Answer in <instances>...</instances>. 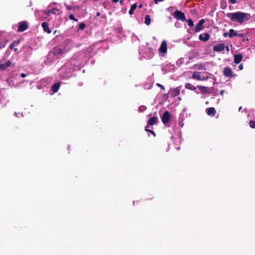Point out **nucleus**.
<instances>
[{
    "label": "nucleus",
    "mask_w": 255,
    "mask_h": 255,
    "mask_svg": "<svg viewBox=\"0 0 255 255\" xmlns=\"http://www.w3.org/2000/svg\"><path fill=\"white\" fill-rule=\"evenodd\" d=\"M159 51L165 53L167 52V42L165 40L162 41L160 47L159 49Z\"/></svg>",
    "instance_id": "nucleus-9"
},
{
    "label": "nucleus",
    "mask_w": 255,
    "mask_h": 255,
    "mask_svg": "<svg viewBox=\"0 0 255 255\" xmlns=\"http://www.w3.org/2000/svg\"><path fill=\"white\" fill-rule=\"evenodd\" d=\"M64 52V49L58 47H55L52 51V53L56 59L61 58Z\"/></svg>",
    "instance_id": "nucleus-3"
},
{
    "label": "nucleus",
    "mask_w": 255,
    "mask_h": 255,
    "mask_svg": "<svg viewBox=\"0 0 255 255\" xmlns=\"http://www.w3.org/2000/svg\"><path fill=\"white\" fill-rule=\"evenodd\" d=\"M64 4H65V5L67 9H68V10H71L72 9V8L71 6H70L69 5L67 4L66 3H65Z\"/></svg>",
    "instance_id": "nucleus-32"
},
{
    "label": "nucleus",
    "mask_w": 255,
    "mask_h": 255,
    "mask_svg": "<svg viewBox=\"0 0 255 255\" xmlns=\"http://www.w3.org/2000/svg\"><path fill=\"white\" fill-rule=\"evenodd\" d=\"M13 50L15 52H17L18 51V49L16 48H15L13 49Z\"/></svg>",
    "instance_id": "nucleus-43"
},
{
    "label": "nucleus",
    "mask_w": 255,
    "mask_h": 255,
    "mask_svg": "<svg viewBox=\"0 0 255 255\" xmlns=\"http://www.w3.org/2000/svg\"><path fill=\"white\" fill-rule=\"evenodd\" d=\"M210 34L208 33H205L204 34H201L199 36V39L201 41H203L204 42H206L208 41L210 38Z\"/></svg>",
    "instance_id": "nucleus-10"
},
{
    "label": "nucleus",
    "mask_w": 255,
    "mask_h": 255,
    "mask_svg": "<svg viewBox=\"0 0 255 255\" xmlns=\"http://www.w3.org/2000/svg\"><path fill=\"white\" fill-rule=\"evenodd\" d=\"M229 37L230 38L233 37V36H236L237 35V32L233 29H231L229 30Z\"/></svg>",
    "instance_id": "nucleus-19"
},
{
    "label": "nucleus",
    "mask_w": 255,
    "mask_h": 255,
    "mask_svg": "<svg viewBox=\"0 0 255 255\" xmlns=\"http://www.w3.org/2000/svg\"><path fill=\"white\" fill-rule=\"evenodd\" d=\"M73 20H74V21L77 22L78 21V19L77 18H75L74 19H73Z\"/></svg>",
    "instance_id": "nucleus-47"
},
{
    "label": "nucleus",
    "mask_w": 255,
    "mask_h": 255,
    "mask_svg": "<svg viewBox=\"0 0 255 255\" xmlns=\"http://www.w3.org/2000/svg\"><path fill=\"white\" fill-rule=\"evenodd\" d=\"M7 40H5L4 42H0V49L4 48L5 46Z\"/></svg>",
    "instance_id": "nucleus-27"
},
{
    "label": "nucleus",
    "mask_w": 255,
    "mask_h": 255,
    "mask_svg": "<svg viewBox=\"0 0 255 255\" xmlns=\"http://www.w3.org/2000/svg\"><path fill=\"white\" fill-rule=\"evenodd\" d=\"M205 20L204 19L200 20L194 29V32L197 33L203 29L204 28L203 24L205 23Z\"/></svg>",
    "instance_id": "nucleus-4"
},
{
    "label": "nucleus",
    "mask_w": 255,
    "mask_h": 255,
    "mask_svg": "<svg viewBox=\"0 0 255 255\" xmlns=\"http://www.w3.org/2000/svg\"><path fill=\"white\" fill-rule=\"evenodd\" d=\"M148 126H146L145 127V130L147 131V132H149L150 133H151L154 136H156V133L155 132L152 130H151V129H147V128H148Z\"/></svg>",
    "instance_id": "nucleus-22"
},
{
    "label": "nucleus",
    "mask_w": 255,
    "mask_h": 255,
    "mask_svg": "<svg viewBox=\"0 0 255 255\" xmlns=\"http://www.w3.org/2000/svg\"><path fill=\"white\" fill-rule=\"evenodd\" d=\"M156 86H158V87L160 88L162 90H165L164 87L162 85H161L159 83H157Z\"/></svg>",
    "instance_id": "nucleus-31"
},
{
    "label": "nucleus",
    "mask_w": 255,
    "mask_h": 255,
    "mask_svg": "<svg viewBox=\"0 0 255 255\" xmlns=\"http://www.w3.org/2000/svg\"><path fill=\"white\" fill-rule=\"evenodd\" d=\"M130 8L133 9V10H134L137 8V4L136 3L133 4Z\"/></svg>",
    "instance_id": "nucleus-30"
},
{
    "label": "nucleus",
    "mask_w": 255,
    "mask_h": 255,
    "mask_svg": "<svg viewBox=\"0 0 255 255\" xmlns=\"http://www.w3.org/2000/svg\"><path fill=\"white\" fill-rule=\"evenodd\" d=\"M245 36V34L243 33H237V36L241 37H244Z\"/></svg>",
    "instance_id": "nucleus-35"
},
{
    "label": "nucleus",
    "mask_w": 255,
    "mask_h": 255,
    "mask_svg": "<svg viewBox=\"0 0 255 255\" xmlns=\"http://www.w3.org/2000/svg\"><path fill=\"white\" fill-rule=\"evenodd\" d=\"M226 49H227V50L228 51H229V47H228V46H226Z\"/></svg>",
    "instance_id": "nucleus-48"
},
{
    "label": "nucleus",
    "mask_w": 255,
    "mask_h": 255,
    "mask_svg": "<svg viewBox=\"0 0 255 255\" xmlns=\"http://www.w3.org/2000/svg\"><path fill=\"white\" fill-rule=\"evenodd\" d=\"M119 1H120V3H121V4H123V3H124V2H123V1L122 0H120Z\"/></svg>",
    "instance_id": "nucleus-46"
},
{
    "label": "nucleus",
    "mask_w": 255,
    "mask_h": 255,
    "mask_svg": "<svg viewBox=\"0 0 255 255\" xmlns=\"http://www.w3.org/2000/svg\"><path fill=\"white\" fill-rule=\"evenodd\" d=\"M133 11H134V10H133V9H132L130 8V9L129 10V14L131 15L133 13Z\"/></svg>",
    "instance_id": "nucleus-36"
},
{
    "label": "nucleus",
    "mask_w": 255,
    "mask_h": 255,
    "mask_svg": "<svg viewBox=\"0 0 255 255\" xmlns=\"http://www.w3.org/2000/svg\"><path fill=\"white\" fill-rule=\"evenodd\" d=\"M229 33H227V32H224L223 33V36L225 37H227L228 36H229Z\"/></svg>",
    "instance_id": "nucleus-39"
},
{
    "label": "nucleus",
    "mask_w": 255,
    "mask_h": 255,
    "mask_svg": "<svg viewBox=\"0 0 255 255\" xmlns=\"http://www.w3.org/2000/svg\"><path fill=\"white\" fill-rule=\"evenodd\" d=\"M180 93V90L178 87L174 88L171 92L172 96L173 98L179 95Z\"/></svg>",
    "instance_id": "nucleus-16"
},
{
    "label": "nucleus",
    "mask_w": 255,
    "mask_h": 255,
    "mask_svg": "<svg viewBox=\"0 0 255 255\" xmlns=\"http://www.w3.org/2000/svg\"><path fill=\"white\" fill-rule=\"evenodd\" d=\"M59 10L57 8H52L49 10V12H50L52 14H56V12H58Z\"/></svg>",
    "instance_id": "nucleus-26"
},
{
    "label": "nucleus",
    "mask_w": 255,
    "mask_h": 255,
    "mask_svg": "<svg viewBox=\"0 0 255 255\" xmlns=\"http://www.w3.org/2000/svg\"><path fill=\"white\" fill-rule=\"evenodd\" d=\"M234 63L239 64L243 59V56L242 54H236L234 55Z\"/></svg>",
    "instance_id": "nucleus-13"
},
{
    "label": "nucleus",
    "mask_w": 255,
    "mask_h": 255,
    "mask_svg": "<svg viewBox=\"0 0 255 255\" xmlns=\"http://www.w3.org/2000/svg\"><path fill=\"white\" fill-rule=\"evenodd\" d=\"M242 109V107H240L239 109V111H240V110H241Z\"/></svg>",
    "instance_id": "nucleus-49"
},
{
    "label": "nucleus",
    "mask_w": 255,
    "mask_h": 255,
    "mask_svg": "<svg viewBox=\"0 0 255 255\" xmlns=\"http://www.w3.org/2000/svg\"><path fill=\"white\" fill-rule=\"evenodd\" d=\"M157 123V118L156 117H152L149 119L147 122V126H152Z\"/></svg>",
    "instance_id": "nucleus-11"
},
{
    "label": "nucleus",
    "mask_w": 255,
    "mask_h": 255,
    "mask_svg": "<svg viewBox=\"0 0 255 255\" xmlns=\"http://www.w3.org/2000/svg\"><path fill=\"white\" fill-rule=\"evenodd\" d=\"M60 85L61 84L60 82L54 84L51 87V90L52 92L54 93H56L59 90L60 87Z\"/></svg>",
    "instance_id": "nucleus-14"
},
{
    "label": "nucleus",
    "mask_w": 255,
    "mask_h": 255,
    "mask_svg": "<svg viewBox=\"0 0 255 255\" xmlns=\"http://www.w3.org/2000/svg\"><path fill=\"white\" fill-rule=\"evenodd\" d=\"M229 2H230L232 4H235L237 3V0H229Z\"/></svg>",
    "instance_id": "nucleus-33"
},
{
    "label": "nucleus",
    "mask_w": 255,
    "mask_h": 255,
    "mask_svg": "<svg viewBox=\"0 0 255 255\" xmlns=\"http://www.w3.org/2000/svg\"><path fill=\"white\" fill-rule=\"evenodd\" d=\"M188 25L190 27H193L194 26V22L192 19H188L187 20Z\"/></svg>",
    "instance_id": "nucleus-24"
},
{
    "label": "nucleus",
    "mask_w": 255,
    "mask_h": 255,
    "mask_svg": "<svg viewBox=\"0 0 255 255\" xmlns=\"http://www.w3.org/2000/svg\"><path fill=\"white\" fill-rule=\"evenodd\" d=\"M173 16L177 20H180L182 21H185L186 20L185 14L179 10H176L173 13Z\"/></svg>",
    "instance_id": "nucleus-2"
},
{
    "label": "nucleus",
    "mask_w": 255,
    "mask_h": 255,
    "mask_svg": "<svg viewBox=\"0 0 255 255\" xmlns=\"http://www.w3.org/2000/svg\"><path fill=\"white\" fill-rule=\"evenodd\" d=\"M207 113L209 116H214L216 114V111L214 107H211L207 109Z\"/></svg>",
    "instance_id": "nucleus-15"
},
{
    "label": "nucleus",
    "mask_w": 255,
    "mask_h": 255,
    "mask_svg": "<svg viewBox=\"0 0 255 255\" xmlns=\"http://www.w3.org/2000/svg\"><path fill=\"white\" fill-rule=\"evenodd\" d=\"M223 74L225 77L231 78L233 77V71L232 70L227 67L224 69Z\"/></svg>",
    "instance_id": "nucleus-7"
},
{
    "label": "nucleus",
    "mask_w": 255,
    "mask_h": 255,
    "mask_svg": "<svg viewBox=\"0 0 255 255\" xmlns=\"http://www.w3.org/2000/svg\"><path fill=\"white\" fill-rule=\"evenodd\" d=\"M226 16L233 21H238L242 23L244 21L248 20L250 18V14L241 11L227 13Z\"/></svg>",
    "instance_id": "nucleus-1"
},
{
    "label": "nucleus",
    "mask_w": 255,
    "mask_h": 255,
    "mask_svg": "<svg viewBox=\"0 0 255 255\" xmlns=\"http://www.w3.org/2000/svg\"><path fill=\"white\" fill-rule=\"evenodd\" d=\"M249 125L251 128H255V121H250L249 122Z\"/></svg>",
    "instance_id": "nucleus-25"
},
{
    "label": "nucleus",
    "mask_w": 255,
    "mask_h": 255,
    "mask_svg": "<svg viewBox=\"0 0 255 255\" xmlns=\"http://www.w3.org/2000/svg\"><path fill=\"white\" fill-rule=\"evenodd\" d=\"M224 92H225V91L224 90H222L221 91H220V94L221 95H223L224 94Z\"/></svg>",
    "instance_id": "nucleus-41"
},
{
    "label": "nucleus",
    "mask_w": 255,
    "mask_h": 255,
    "mask_svg": "<svg viewBox=\"0 0 255 255\" xmlns=\"http://www.w3.org/2000/svg\"><path fill=\"white\" fill-rule=\"evenodd\" d=\"M239 69L240 70H242L243 69V65L242 64H241L239 66Z\"/></svg>",
    "instance_id": "nucleus-38"
},
{
    "label": "nucleus",
    "mask_w": 255,
    "mask_h": 255,
    "mask_svg": "<svg viewBox=\"0 0 255 255\" xmlns=\"http://www.w3.org/2000/svg\"><path fill=\"white\" fill-rule=\"evenodd\" d=\"M197 87L200 90L201 92L204 93H208L207 87L202 86H198Z\"/></svg>",
    "instance_id": "nucleus-20"
},
{
    "label": "nucleus",
    "mask_w": 255,
    "mask_h": 255,
    "mask_svg": "<svg viewBox=\"0 0 255 255\" xmlns=\"http://www.w3.org/2000/svg\"><path fill=\"white\" fill-rule=\"evenodd\" d=\"M172 8V9L173 8V7H169V8Z\"/></svg>",
    "instance_id": "nucleus-51"
},
{
    "label": "nucleus",
    "mask_w": 255,
    "mask_h": 255,
    "mask_svg": "<svg viewBox=\"0 0 255 255\" xmlns=\"http://www.w3.org/2000/svg\"><path fill=\"white\" fill-rule=\"evenodd\" d=\"M119 1V0H113V2L115 3L118 2Z\"/></svg>",
    "instance_id": "nucleus-45"
},
{
    "label": "nucleus",
    "mask_w": 255,
    "mask_h": 255,
    "mask_svg": "<svg viewBox=\"0 0 255 255\" xmlns=\"http://www.w3.org/2000/svg\"><path fill=\"white\" fill-rule=\"evenodd\" d=\"M185 86L186 89H189V90H191L192 91H194L196 89L194 86H193L192 84H191L190 83H186L185 84Z\"/></svg>",
    "instance_id": "nucleus-18"
},
{
    "label": "nucleus",
    "mask_w": 255,
    "mask_h": 255,
    "mask_svg": "<svg viewBox=\"0 0 255 255\" xmlns=\"http://www.w3.org/2000/svg\"><path fill=\"white\" fill-rule=\"evenodd\" d=\"M225 45L223 43H220L215 45L213 49L214 51L221 52L225 49Z\"/></svg>",
    "instance_id": "nucleus-8"
},
{
    "label": "nucleus",
    "mask_w": 255,
    "mask_h": 255,
    "mask_svg": "<svg viewBox=\"0 0 255 255\" xmlns=\"http://www.w3.org/2000/svg\"><path fill=\"white\" fill-rule=\"evenodd\" d=\"M20 76H21V77L22 78H25V77H26V76H27V75H26V74H25V73H22V74H21V75H20Z\"/></svg>",
    "instance_id": "nucleus-40"
},
{
    "label": "nucleus",
    "mask_w": 255,
    "mask_h": 255,
    "mask_svg": "<svg viewBox=\"0 0 255 255\" xmlns=\"http://www.w3.org/2000/svg\"><path fill=\"white\" fill-rule=\"evenodd\" d=\"M85 26L86 24L85 23H81L79 25L78 30H83L85 28Z\"/></svg>",
    "instance_id": "nucleus-23"
},
{
    "label": "nucleus",
    "mask_w": 255,
    "mask_h": 255,
    "mask_svg": "<svg viewBox=\"0 0 255 255\" xmlns=\"http://www.w3.org/2000/svg\"><path fill=\"white\" fill-rule=\"evenodd\" d=\"M100 15H101V13L100 12H97V13H96V16H99Z\"/></svg>",
    "instance_id": "nucleus-42"
},
{
    "label": "nucleus",
    "mask_w": 255,
    "mask_h": 255,
    "mask_svg": "<svg viewBox=\"0 0 255 255\" xmlns=\"http://www.w3.org/2000/svg\"><path fill=\"white\" fill-rule=\"evenodd\" d=\"M142 6H143V4H140L139 5L138 8H142Z\"/></svg>",
    "instance_id": "nucleus-44"
},
{
    "label": "nucleus",
    "mask_w": 255,
    "mask_h": 255,
    "mask_svg": "<svg viewBox=\"0 0 255 255\" xmlns=\"http://www.w3.org/2000/svg\"><path fill=\"white\" fill-rule=\"evenodd\" d=\"M69 18H70V19H71V20H73V19H74L75 17H74V16L73 14H70L69 15Z\"/></svg>",
    "instance_id": "nucleus-34"
},
{
    "label": "nucleus",
    "mask_w": 255,
    "mask_h": 255,
    "mask_svg": "<svg viewBox=\"0 0 255 255\" xmlns=\"http://www.w3.org/2000/svg\"><path fill=\"white\" fill-rule=\"evenodd\" d=\"M14 46L12 44V43L9 46V48L10 49H13Z\"/></svg>",
    "instance_id": "nucleus-37"
},
{
    "label": "nucleus",
    "mask_w": 255,
    "mask_h": 255,
    "mask_svg": "<svg viewBox=\"0 0 255 255\" xmlns=\"http://www.w3.org/2000/svg\"><path fill=\"white\" fill-rule=\"evenodd\" d=\"M193 78L197 80H200V77L199 75H197L194 73L193 75Z\"/></svg>",
    "instance_id": "nucleus-29"
},
{
    "label": "nucleus",
    "mask_w": 255,
    "mask_h": 255,
    "mask_svg": "<svg viewBox=\"0 0 255 255\" xmlns=\"http://www.w3.org/2000/svg\"><path fill=\"white\" fill-rule=\"evenodd\" d=\"M11 65V62L9 61H7L5 63L0 64V69L5 70Z\"/></svg>",
    "instance_id": "nucleus-12"
},
{
    "label": "nucleus",
    "mask_w": 255,
    "mask_h": 255,
    "mask_svg": "<svg viewBox=\"0 0 255 255\" xmlns=\"http://www.w3.org/2000/svg\"><path fill=\"white\" fill-rule=\"evenodd\" d=\"M170 119V115L168 111H165L161 117V120L164 124L169 123Z\"/></svg>",
    "instance_id": "nucleus-5"
},
{
    "label": "nucleus",
    "mask_w": 255,
    "mask_h": 255,
    "mask_svg": "<svg viewBox=\"0 0 255 255\" xmlns=\"http://www.w3.org/2000/svg\"><path fill=\"white\" fill-rule=\"evenodd\" d=\"M42 27H43L44 30L45 32H47L48 33H51V31L50 30V29L49 28L48 24L47 22H43L42 23Z\"/></svg>",
    "instance_id": "nucleus-17"
},
{
    "label": "nucleus",
    "mask_w": 255,
    "mask_h": 255,
    "mask_svg": "<svg viewBox=\"0 0 255 255\" xmlns=\"http://www.w3.org/2000/svg\"><path fill=\"white\" fill-rule=\"evenodd\" d=\"M178 99L179 100H181V99L179 97H178Z\"/></svg>",
    "instance_id": "nucleus-50"
},
{
    "label": "nucleus",
    "mask_w": 255,
    "mask_h": 255,
    "mask_svg": "<svg viewBox=\"0 0 255 255\" xmlns=\"http://www.w3.org/2000/svg\"><path fill=\"white\" fill-rule=\"evenodd\" d=\"M151 22V19L150 15H146L145 17L144 23L146 25H149Z\"/></svg>",
    "instance_id": "nucleus-21"
},
{
    "label": "nucleus",
    "mask_w": 255,
    "mask_h": 255,
    "mask_svg": "<svg viewBox=\"0 0 255 255\" xmlns=\"http://www.w3.org/2000/svg\"><path fill=\"white\" fill-rule=\"evenodd\" d=\"M20 39H18L17 40H15V41H13L12 42V44L14 46H17L19 45V44L20 43Z\"/></svg>",
    "instance_id": "nucleus-28"
},
{
    "label": "nucleus",
    "mask_w": 255,
    "mask_h": 255,
    "mask_svg": "<svg viewBox=\"0 0 255 255\" xmlns=\"http://www.w3.org/2000/svg\"><path fill=\"white\" fill-rule=\"evenodd\" d=\"M28 28V24L25 21H22L19 23L18 31L23 32Z\"/></svg>",
    "instance_id": "nucleus-6"
}]
</instances>
